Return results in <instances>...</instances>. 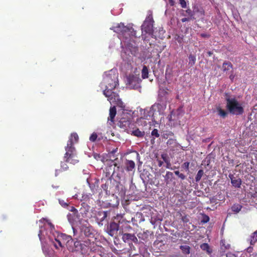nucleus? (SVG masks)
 I'll return each mask as SVG.
<instances>
[{
	"instance_id": "nucleus-1",
	"label": "nucleus",
	"mask_w": 257,
	"mask_h": 257,
	"mask_svg": "<svg viewBox=\"0 0 257 257\" xmlns=\"http://www.w3.org/2000/svg\"><path fill=\"white\" fill-rule=\"evenodd\" d=\"M74 245L75 250L80 251L84 254H88L90 252L95 251L97 248L96 243L88 238L82 242L76 241L74 242Z\"/></svg>"
},
{
	"instance_id": "nucleus-2",
	"label": "nucleus",
	"mask_w": 257,
	"mask_h": 257,
	"mask_svg": "<svg viewBox=\"0 0 257 257\" xmlns=\"http://www.w3.org/2000/svg\"><path fill=\"white\" fill-rule=\"evenodd\" d=\"M111 29L125 39L131 38L132 37H137L136 31L132 27L125 26L122 23L117 24Z\"/></svg>"
},
{
	"instance_id": "nucleus-3",
	"label": "nucleus",
	"mask_w": 257,
	"mask_h": 257,
	"mask_svg": "<svg viewBox=\"0 0 257 257\" xmlns=\"http://www.w3.org/2000/svg\"><path fill=\"white\" fill-rule=\"evenodd\" d=\"M226 107L229 112L234 115H240L243 112V108L235 98H231L225 94Z\"/></svg>"
},
{
	"instance_id": "nucleus-4",
	"label": "nucleus",
	"mask_w": 257,
	"mask_h": 257,
	"mask_svg": "<svg viewBox=\"0 0 257 257\" xmlns=\"http://www.w3.org/2000/svg\"><path fill=\"white\" fill-rule=\"evenodd\" d=\"M118 74L116 70H111L104 77L103 81L105 83V90H112L118 85Z\"/></svg>"
},
{
	"instance_id": "nucleus-5",
	"label": "nucleus",
	"mask_w": 257,
	"mask_h": 257,
	"mask_svg": "<svg viewBox=\"0 0 257 257\" xmlns=\"http://www.w3.org/2000/svg\"><path fill=\"white\" fill-rule=\"evenodd\" d=\"M71 142V141L67 142L64 158L66 162L75 165L78 163L79 160L76 154V149Z\"/></svg>"
},
{
	"instance_id": "nucleus-6",
	"label": "nucleus",
	"mask_w": 257,
	"mask_h": 257,
	"mask_svg": "<svg viewBox=\"0 0 257 257\" xmlns=\"http://www.w3.org/2000/svg\"><path fill=\"white\" fill-rule=\"evenodd\" d=\"M103 94L107 97V100L111 104H114L116 106L123 108L124 105L121 100L120 99L118 94L112 90H104L103 91Z\"/></svg>"
},
{
	"instance_id": "nucleus-7",
	"label": "nucleus",
	"mask_w": 257,
	"mask_h": 257,
	"mask_svg": "<svg viewBox=\"0 0 257 257\" xmlns=\"http://www.w3.org/2000/svg\"><path fill=\"white\" fill-rule=\"evenodd\" d=\"M123 221V217L120 215H117L114 217L113 221L111 222L107 227L108 233L111 236L117 234V232L119 229V224L122 223Z\"/></svg>"
},
{
	"instance_id": "nucleus-8",
	"label": "nucleus",
	"mask_w": 257,
	"mask_h": 257,
	"mask_svg": "<svg viewBox=\"0 0 257 257\" xmlns=\"http://www.w3.org/2000/svg\"><path fill=\"white\" fill-rule=\"evenodd\" d=\"M154 21L152 14L148 15L141 26L142 33L145 32L150 35H152L154 32L153 26Z\"/></svg>"
},
{
	"instance_id": "nucleus-9",
	"label": "nucleus",
	"mask_w": 257,
	"mask_h": 257,
	"mask_svg": "<svg viewBox=\"0 0 257 257\" xmlns=\"http://www.w3.org/2000/svg\"><path fill=\"white\" fill-rule=\"evenodd\" d=\"M141 79L134 75H129L126 77V84L131 89H137L140 87Z\"/></svg>"
},
{
	"instance_id": "nucleus-10",
	"label": "nucleus",
	"mask_w": 257,
	"mask_h": 257,
	"mask_svg": "<svg viewBox=\"0 0 257 257\" xmlns=\"http://www.w3.org/2000/svg\"><path fill=\"white\" fill-rule=\"evenodd\" d=\"M55 240L58 242L59 246H62L65 243H69L71 241L72 242V238L71 236L65 234H58Z\"/></svg>"
},
{
	"instance_id": "nucleus-11",
	"label": "nucleus",
	"mask_w": 257,
	"mask_h": 257,
	"mask_svg": "<svg viewBox=\"0 0 257 257\" xmlns=\"http://www.w3.org/2000/svg\"><path fill=\"white\" fill-rule=\"evenodd\" d=\"M119 234L122 235V239L124 242H128L130 241H132L135 243H138V239L137 237L134 234L131 233H123V231H119Z\"/></svg>"
},
{
	"instance_id": "nucleus-12",
	"label": "nucleus",
	"mask_w": 257,
	"mask_h": 257,
	"mask_svg": "<svg viewBox=\"0 0 257 257\" xmlns=\"http://www.w3.org/2000/svg\"><path fill=\"white\" fill-rule=\"evenodd\" d=\"M228 177L231 180L233 186L235 188H240L241 184V180L238 176L235 177L233 174H230Z\"/></svg>"
},
{
	"instance_id": "nucleus-13",
	"label": "nucleus",
	"mask_w": 257,
	"mask_h": 257,
	"mask_svg": "<svg viewBox=\"0 0 257 257\" xmlns=\"http://www.w3.org/2000/svg\"><path fill=\"white\" fill-rule=\"evenodd\" d=\"M131 121L125 118H121L118 122V125L120 128L124 130H127L128 128H131V125H133Z\"/></svg>"
},
{
	"instance_id": "nucleus-14",
	"label": "nucleus",
	"mask_w": 257,
	"mask_h": 257,
	"mask_svg": "<svg viewBox=\"0 0 257 257\" xmlns=\"http://www.w3.org/2000/svg\"><path fill=\"white\" fill-rule=\"evenodd\" d=\"M107 216V212L104 211H99L96 214V219L99 222V224L102 225V222L106 219Z\"/></svg>"
},
{
	"instance_id": "nucleus-15",
	"label": "nucleus",
	"mask_w": 257,
	"mask_h": 257,
	"mask_svg": "<svg viewBox=\"0 0 257 257\" xmlns=\"http://www.w3.org/2000/svg\"><path fill=\"white\" fill-rule=\"evenodd\" d=\"M149 118H148V116L146 117H142L140 118L138 120V123L142 125V126H146L148 124H149L150 125H151V122L149 121L150 120L151 115H149Z\"/></svg>"
},
{
	"instance_id": "nucleus-16",
	"label": "nucleus",
	"mask_w": 257,
	"mask_h": 257,
	"mask_svg": "<svg viewBox=\"0 0 257 257\" xmlns=\"http://www.w3.org/2000/svg\"><path fill=\"white\" fill-rule=\"evenodd\" d=\"M128 131L131 132L132 135L138 138H142L145 134V131H141L138 128L133 129L132 131L128 130Z\"/></svg>"
},
{
	"instance_id": "nucleus-17",
	"label": "nucleus",
	"mask_w": 257,
	"mask_h": 257,
	"mask_svg": "<svg viewBox=\"0 0 257 257\" xmlns=\"http://www.w3.org/2000/svg\"><path fill=\"white\" fill-rule=\"evenodd\" d=\"M116 114V109L115 106L111 107L109 109V117H108V120L110 121L111 122H114V118Z\"/></svg>"
},
{
	"instance_id": "nucleus-18",
	"label": "nucleus",
	"mask_w": 257,
	"mask_h": 257,
	"mask_svg": "<svg viewBox=\"0 0 257 257\" xmlns=\"http://www.w3.org/2000/svg\"><path fill=\"white\" fill-rule=\"evenodd\" d=\"M82 232L84 235L88 237H93L94 236L92 229L89 227H84L82 229Z\"/></svg>"
},
{
	"instance_id": "nucleus-19",
	"label": "nucleus",
	"mask_w": 257,
	"mask_h": 257,
	"mask_svg": "<svg viewBox=\"0 0 257 257\" xmlns=\"http://www.w3.org/2000/svg\"><path fill=\"white\" fill-rule=\"evenodd\" d=\"M125 170L128 171H132L135 168V163L132 160H126L125 163Z\"/></svg>"
},
{
	"instance_id": "nucleus-20",
	"label": "nucleus",
	"mask_w": 257,
	"mask_h": 257,
	"mask_svg": "<svg viewBox=\"0 0 257 257\" xmlns=\"http://www.w3.org/2000/svg\"><path fill=\"white\" fill-rule=\"evenodd\" d=\"M66 162H61V169L59 170H56L55 171V176H58L59 173L62 171H65L68 169V166L66 164Z\"/></svg>"
},
{
	"instance_id": "nucleus-21",
	"label": "nucleus",
	"mask_w": 257,
	"mask_h": 257,
	"mask_svg": "<svg viewBox=\"0 0 257 257\" xmlns=\"http://www.w3.org/2000/svg\"><path fill=\"white\" fill-rule=\"evenodd\" d=\"M161 158L163 160L165 163L166 164V168L168 169H171V163L170 159L166 154H163L161 155Z\"/></svg>"
},
{
	"instance_id": "nucleus-22",
	"label": "nucleus",
	"mask_w": 257,
	"mask_h": 257,
	"mask_svg": "<svg viewBox=\"0 0 257 257\" xmlns=\"http://www.w3.org/2000/svg\"><path fill=\"white\" fill-rule=\"evenodd\" d=\"M81 206L82 207H81L80 210L81 213L86 214L89 210L90 206L84 202L81 204Z\"/></svg>"
},
{
	"instance_id": "nucleus-23",
	"label": "nucleus",
	"mask_w": 257,
	"mask_h": 257,
	"mask_svg": "<svg viewBox=\"0 0 257 257\" xmlns=\"http://www.w3.org/2000/svg\"><path fill=\"white\" fill-rule=\"evenodd\" d=\"M165 181L167 184L170 182L172 181L173 179V174L171 172L168 171L166 172L165 176H164Z\"/></svg>"
},
{
	"instance_id": "nucleus-24",
	"label": "nucleus",
	"mask_w": 257,
	"mask_h": 257,
	"mask_svg": "<svg viewBox=\"0 0 257 257\" xmlns=\"http://www.w3.org/2000/svg\"><path fill=\"white\" fill-rule=\"evenodd\" d=\"M151 136H152V139L151 140V144H154L155 138H159L160 137L158 130L157 128H154L151 132Z\"/></svg>"
},
{
	"instance_id": "nucleus-25",
	"label": "nucleus",
	"mask_w": 257,
	"mask_h": 257,
	"mask_svg": "<svg viewBox=\"0 0 257 257\" xmlns=\"http://www.w3.org/2000/svg\"><path fill=\"white\" fill-rule=\"evenodd\" d=\"M249 241L251 245H254L257 241V230L251 234Z\"/></svg>"
},
{
	"instance_id": "nucleus-26",
	"label": "nucleus",
	"mask_w": 257,
	"mask_h": 257,
	"mask_svg": "<svg viewBox=\"0 0 257 257\" xmlns=\"http://www.w3.org/2000/svg\"><path fill=\"white\" fill-rule=\"evenodd\" d=\"M78 136L76 133L71 134L68 141H71L72 145H74V143H77L78 141Z\"/></svg>"
},
{
	"instance_id": "nucleus-27",
	"label": "nucleus",
	"mask_w": 257,
	"mask_h": 257,
	"mask_svg": "<svg viewBox=\"0 0 257 257\" xmlns=\"http://www.w3.org/2000/svg\"><path fill=\"white\" fill-rule=\"evenodd\" d=\"M167 145L168 146H171L172 147H177L178 146H181L176 141V140L173 139H169L167 142Z\"/></svg>"
},
{
	"instance_id": "nucleus-28",
	"label": "nucleus",
	"mask_w": 257,
	"mask_h": 257,
	"mask_svg": "<svg viewBox=\"0 0 257 257\" xmlns=\"http://www.w3.org/2000/svg\"><path fill=\"white\" fill-rule=\"evenodd\" d=\"M180 248L182 250V253L184 254H189L190 252L191 247L189 245H180Z\"/></svg>"
},
{
	"instance_id": "nucleus-29",
	"label": "nucleus",
	"mask_w": 257,
	"mask_h": 257,
	"mask_svg": "<svg viewBox=\"0 0 257 257\" xmlns=\"http://www.w3.org/2000/svg\"><path fill=\"white\" fill-rule=\"evenodd\" d=\"M149 77V70L148 67L144 65L142 70V77L143 79L148 78Z\"/></svg>"
},
{
	"instance_id": "nucleus-30",
	"label": "nucleus",
	"mask_w": 257,
	"mask_h": 257,
	"mask_svg": "<svg viewBox=\"0 0 257 257\" xmlns=\"http://www.w3.org/2000/svg\"><path fill=\"white\" fill-rule=\"evenodd\" d=\"M232 64L230 62H224L222 66V69L224 72H226L227 70H229L230 68H232Z\"/></svg>"
},
{
	"instance_id": "nucleus-31",
	"label": "nucleus",
	"mask_w": 257,
	"mask_h": 257,
	"mask_svg": "<svg viewBox=\"0 0 257 257\" xmlns=\"http://www.w3.org/2000/svg\"><path fill=\"white\" fill-rule=\"evenodd\" d=\"M242 208V206L240 204H234L231 207V210L232 211L235 212V213H238L241 209Z\"/></svg>"
},
{
	"instance_id": "nucleus-32",
	"label": "nucleus",
	"mask_w": 257,
	"mask_h": 257,
	"mask_svg": "<svg viewBox=\"0 0 257 257\" xmlns=\"http://www.w3.org/2000/svg\"><path fill=\"white\" fill-rule=\"evenodd\" d=\"M196 61V57L194 55L190 54L189 56V65L192 66L194 65Z\"/></svg>"
},
{
	"instance_id": "nucleus-33",
	"label": "nucleus",
	"mask_w": 257,
	"mask_h": 257,
	"mask_svg": "<svg viewBox=\"0 0 257 257\" xmlns=\"http://www.w3.org/2000/svg\"><path fill=\"white\" fill-rule=\"evenodd\" d=\"M217 112L218 114H219L221 117L224 118L227 115V112L225 111L224 110H223L221 108H218L217 109Z\"/></svg>"
},
{
	"instance_id": "nucleus-34",
	"label": "nucleus",
	"mask_w": 257,
	"mask_h": 257,
	"mask_svg": "<svg viewBox=\"0 0 257 257\" xmlns=\"http://www.w3.org/2000/svg\"><path fill=\"white\" fill-rule=\"evenodd\" d=\"M59 203L64 208H67L69 207V204L68 203V201L66 200L65 201L63 199H59Z\"/></svg>"
},
{
	"instance_id": "nucleus-35",
	"label": "nucleus",
	"mask_w": 257,
	"mask_h": 257,
	"mask_svg": "<svg viewBox=\"0 0 257 257\" xmlns=\"http://www.w3.org/2000/svg\"><path fill=\"white\" fill-rule=\"evenodd\" d=\"M203 174H204V172L202 170H199L196 176V177H195L196 181H197V182L199 181L201 179Z\"/></svg>"
},
{
	"instance_id": "nucleus-36",
	"label": "nucleus",
	"mask_w": 257,
	"mask_h": 257,
	"mask_svg": "<svg viewBox=\"0 0 257 257\" xmlns=\"http://www.w3.org/2000/svg\"><path fill=\"white\" fill-rule=\"evenodd\" d=\"M200 247L202 250H206L207 253H209V244L208 243H204L201 244Z\"/></svg>"
},
{
	"instance_id": "nucleus-37",
	"label": "nucleus",
	"mask_w": 257,
	"mask_h": 257,
	"mask_svg": "<svg viewBox=\"0 0 257 257\" xmlns=\"http://www.w3.org/2000/svg\"><path fill=\"white\" fill-rule=\"evenodd\" d=\"M97 138V135L96 133H93L89 137V140L92 142L96 141Z\"/></svg>"
},
{
	"instance_id": "nucleus-38",
	"label": "nucleus",
	"mask_w": 257,
	"mask_h": 257,
	"mask_svg": "<svg viewBox=\"0 0 257 257\" xmlns=\"http://www.w3.org/2000/svg\"><path fill=\"white\" fill-rule=\"evenodd\" d=\"M70 211L72 212L74 215L77 214V210L74 206H69L67 208Z\"/></svg>"
},
{
	"instance_id": "nucleus-39",
	"label": "nucleus",
	"mask_w": 257,
	"mask_h": 257,
	"mask_svg": "<svg viewBox=\"0 0 257 257\" xmlns=\"http://www.w3.org/2000/svg\"><path fill=\"white\" fill-rule=\"evenodd\" d=\"M181 220L184 223H187L189 221V216L185 215L182 216Z\"/></svg>"
},
{
	"instance_id": "nucleus-40",
	"label": "nucleus",
	"mask_w": 257,
	"mask_h": 257,
	"mask_svg": "<svg viewBox=\"0 0 257 257\" xmlns=\"http://www.w3.org/2000/svg\"><path fill=\"white\" fill-rule=\"evenodd\" d=\"M109 169L111 170V166H109V168L105 169L106 172H105V176L106 177L110 178V177H111L112 175L110 174V172H107V171H109Z\"/></svg>"
},
{
	"instance_id": "nucleus-41",
	"label": "nucleus",
	"mask_w": 257,
	"mask_h": 257,
	"mask_svg": "<svg viewBox=\"0 0 257 257\" xmlns=\"http://www.w3.org/2000/svg\"><path fill=\"white\" fill-rule=\"evenodd\" d=\"M190 163L186 162L182 165V167L186 171L189 170Z\"/></svg>"
},
{
	"instance_id": "nucleus-42",
	"label": "nucleus",
	"mask_w": 257,
	"mask_h": 257,
	"mask_svg": "<svg viewBox=\"0 0 257 257\" xmlns=\"http://www.w3.org/2000/svg\"><path fill=\"white\" fill-rule=\"evenodd\" d=\"M179 3L182 8H185L187 7V4L185 0H179Z\"/></svg>"
},
{
	"instance_id": "nucleus-43",
	"label": "nucleus",
	"mask_w": 257,
	"mask_h": 257,
	"mask_svg": "<svg viewBox=\"0 0 257 257\" xmlns=\"http://www.w3.org/2000/svg\"><path fill=\"white\" fill-rule=\"evenodd\" d=\"M71 214L70 213H69L68 215H67V218H68V219L69 220V221L70 222V223H72L73 222V219H71Z\"/></svg>"
},
{
	"instance_id": "nucleus-44",
	"label": "nucleus",
	"mask_w": 257,
	"mask_h": 257,
	"mask_svg": "<svg viewBox=\"0 0 257 257\" xmlns=\"http://www.w3.org/2000/svg\"><path fill=\"white\" fill-rule=\"evenodd\" d=\"M182 180H184L186 178V176L182 173H180L179 176H178Z\"/></svg>"
},
{
	"instance_id": "nucleus-45",
	"label": "nucleus",
	"mask_w": 257,
	"mask_h": 257,
	"mask_svg": "<svg viewBox=\"0 0 257 257\" xmlns=\"http://www.w3.org/2000/svg\"><path fill=\"white\" fill-rule=\"evenodd\" d=\"M226 257H237L234 254L231 252L226 254Z\"/></svg>"
},
{
	"instance_id": "nucleus-46",
	"label": "nucleus",
	"mask_w": 257,
	"mask_h": 257,
	"mask_svg": "<svg viewBox=\"0 0 257 257\" xmlns=\"http://www.w3.org/2000/svg\"><path fill=\"white\" fill-rule=\"evenodd\" d=\"M158 164L159 167H161L163 164V161L157 159Z\"/></svg>"
},
{
	"instance_id": "nucleus-47",
	"label": "nucleus",
	"mask_w": 257,
	"mask_h": 257,
	"mask_svg": "<svg viewBox=\"0 0 257 257\" xmlns=\"http://www.w3.org/2000/svg\"><path fill=\"white\" fill-rule=\"evenodd\" d=\"M42 232H43V230H42V227L40 229L39 232L38 234L39 237L40 239H41V236L42 235Z\"/></svg>"
},
{
	"instance_id": "nucleus-48",
	"label": "nucleus",
	"mask_w": 257,
	"mask_h": 257,
	"mask_svg": "<svg viewBox=\"0 0 257 257\" xmlns=\"http://www.w3.org/2000/svg\"><path fill=\"white\" fill-rule=\"evenodd\" d=\"M189 18H184L181 19V21L183 23L186 22L187 21H189Z\"/></svg>"
},
{
	"instance_id": "nucleus-49",
	"label": "nucleus",
	"mask_w": 257,
	"mask_h": 257,
	"mask_svg": "<svg viewBox=\"0 0 257 257\" xmlns=\"http://www.w3.org/2000/svg\"><path fill=\"white\" fill-rule=\"evenodd\" d=\"M203 222L205 223V222H207L208 221H209V216H205V218L204 219V220L202 221Z\"/></svg>"
},
{
	"instance_id": "nucleus-50",
	"label": "nucleus",
	"mask_w": 257,
	"mask_h": 257,
	"mask_svg": "<svg viewBox=\"0 0 257 257\" xmlns=\"http://www.w3.org/2000/svg\"><path fill=\"white\" fill-rule=\"evenodd\" d=\"M252 248L251 247H248L247 248V252H250L252 251Z\"/></svg>"
},
{
	"instance_id": "nucleus-51",
	"label": "nucleus",
	"mask_w": 257,
	"mask_h": 257,
	"mask_svg": "<svg viewBox=\"0 0 257 257\" xmlns=\"http://www.w3.org/2000/svg\"><path fill=\"white\" fill-rule=\"evenodd\" d=\"M117 151V148H116L115 149H113L111 152V153L112 154H114Z\"/></svg>"
},
{
	"instance_id": "nucleus-52",
	"label": "nucleus",
	"mask_w": 257,
	"mask_h": 257,
	"mask_svg": "<svg viewBox=\"0 0 257 257\" xmlns=\"http://www.w3.org/2000/svg\"><path fill=\"white\" fill-rule=\"evenodd\" d=\"M174 173H175V174L176 175H177V176H179V175H180V174L181 173H180V172H179V171H175L174 172Z\"/></svg>"
},
{
	"instance_id": "nucleus-53",
	"label": "nucleus",
	"mask_w": 257,
	"mask_h": 257,
	"mask_svg": "<svg viewBox=\"0 0 257 257\" xmlns=\"http://www.w3.org/2000/svg\"><path fill=\"white\" fill-rule=\"evenodd\" d=\"M234 78V75H233V74L232 73L230 76H229V78L232 80L233 79V78Z\"/></svg>"
},
{
	"instance_id": "nucleus-54",
	"label": "nucleus",
	"mask_w": 257,
	"mask_h": 257,
	"mask_svg": "<svg viewBox=\"0 0 257 257\" xmlns=\"http://www.w3.org/2000/svg\"><path fill=\"white\" fill-rule=\"evenodd\" d=\"M49 225H50L51 228L54 229V226L51 223H49Z\"/></svg>"
},
{
	"instance_id": "nucleus-55",
	"label": "nucleus",
	"mask_w": 257,
	"mask_h": 257,
	"mask_svg": "<svg viewBox=\"0 0 257 257\" xmlns=\"http://www.w3.org/2000/svg\"><path fill=\"white\" fill-rule=\"evenodd\" d=\"M217 207L216 206H212V208H210V210H214L215 208H216Z\"/></svg>"
},
{
	"instance_id": "nucleus-56",
	"label": "nucleus",
	"mask_w": 257,
	"mask_h": 257,
	"mask_svg": "<svg viewBox=\"0 0 257 257\" xmlns=\"http://www.w3.org/2000/svg\"><path fill=\"white\" fill-rule=\"evenodd\" d=\"M215 201H216V200H215L214 199H213V198L212 199L210 200V203L215 202Z\"/></svg>"
},
{
	"instance_id": "nucleus-57",
	"label": "nucleus",
	"mask_w": 257,
	"mask_h": 257,
	"mask_svg": "<svg viewBox=\"0 0 257 257\" xmlns=\"http://www.w3.org/2000/svg\"><path fill=\"white\" fill-rule=\"evenodd\" d=\"M229 247V244H227L226 246H224V248H228Z\"/></svg>"
},
{
	"instance_id": "nucleus-58",
	"label": "nucleus",
	"mask_w": 257,
	"mask_h": 257,
	"mask_svg": "<svg viewBox=\"0 0 257 257\" xmlns=\"http://www.w3.org/2000/svg\"><path fill=\"white\" fill-rule=\"evenodd\" d=\"M113 165H114V166H116V163H114V164H113Z\"/></svg>"
},
{
	"instance_id": "nucleus-59",
	"label": "nucleus",
	"mask_w": 257,
	"mask_h": 257,
	"mask_svg": "<svg viewBox=\"0 0 257 257\" xmlns=\"http://www.w3.org/2000/svg\"><path fill=\"white\" fill-rule=\"evenodd\" d=\"M55 247H56V248H58V246H57V245L56 244H55Z\"/></svg>"
},
{
	"instance_id": "nucleus-60",
	"label": "nucleus",
	"mask_w": 257,
	"mask_h": 257,
	"mask_svg": "<svg viewBox=\"0 0 257 257\" xmlns=\"http://www.w3.org/2000/svg\"><path fill=\"white\" fill-rule=\"evenodd\" d=\"M114 172V170H113L112 171V175L113 174Z\"/></svg>"
},
{
	"instance_id": "nucleus-61",
	"label": "nucleus",
	"mask_w": 257,
	"mask_h": 257,
	"mask_svg": "<svg viewBox=\"0 0 257 257\" xmlns=\"http://www.w3.org/2000/svg\"><path fill=\"white\" fill-rule=\"evenodd\" d=\"M171 5L173 6V2H171Z\"/></svg>"
},
{
	"instance_id": "nucleus-62",
	"label": "nucleus",
	"mask_w": 257,
	"mask_h": 257,
	"mask_svg": "<svg viewBox=\"0 0 257 257\" xmlns=\"http://www.w3.org/2000/svg\"><path fill=\"white\" fill-rule=\"evenodd\" d=\"M171 5L173 6V2H171Z\"/></svg>"
},
{
	"instance_id": "nucleus-63",
	"label": "nucleus",
	"mask_w": 257,
	"mask_h": 257,
	"mask_svg": "<svg viewBox=\"0 0 257 257\" xmlns=\"http://www.w3.org/2000/svg\"><path fill=\"white\" fill-rule=\"evenodd\" d=\"M222 246L224 245V244L223 243V242H222Z\"/></svg>"
},
{
	"instance_id": "nucleus-64",
	"label": "nucleus",
	"mask_w": 257,
	"mask_h": 257,
	"mask_svg": "<svg viewBox=\"0 0 257 257\" xmlns=\"http://www.w3.org/2000/svg\"><path fill=\"white\" fill-rule=\"evenodd\" d=\"M216 205H217V203H216L215 204H214V206H216Z\"/></svg>"
}]
</instances>
